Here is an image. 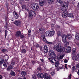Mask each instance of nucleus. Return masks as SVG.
Returning <instances> with one entry per match:
<instances>
[{"label": "nucleus", "mask_w": 79, "mask_h": 79, "mask_svg": "<svg viewBox=\"0 0 79 79\" xmlns=\"http://www.w3.org/2000/svg\"><path fill=\"white\" fill-rule=\"evenodd\" d=\"M44 53H48V49H44Z\"/></svg>", "instance_id": "obj_38"}, {"label": "nucleus", "mask_w": 79, "mask_h": 79, "mask_svg": "<svg viewBox=\"0 0 79 79\" xmlns=\"http://www.w3.org/2000/svg\"><path fill=\"white\" fill-rule=\"evenodd\" d=\"M67 65H68V64H65V66H67Z\"/></svg>", "instance_id": "obj_63"}, {"label": "nucleus", "mask_w": 79, "mask_h": 79, "mask_svg": "<svg viewBox=\"0 0 79 79\" xmlns=\"http://www.w3.org/2000/svg\"><path fill=\"white\" fill-rule=\"evenodd\" d=\"M49 56L50 58H49L50 61V62L52 63H55L56 62V54L54 52V51L53 50H50L49 52Z\"/></svg>", "instance_id": "obj_1"}, {"label": "nucleus", "mask_w": 79, "mask_h": 79, "mask_svg": "<svg viewBox=\"0 0 79 79\" xmlns=\"http://www.w3.org/2000/svg\"><path fill=\"white\" fill-rule=\"evenodd\" d=\"M73 13H70L67 14V17L69 18H73Z\"/></svg>", "instance_id": "obj_18"}, {"label": "nucleus", "mask_w": 79, "mask_h": 79, "mask_svg": "<svg viewBox=\"0 0 79 79\" xmlns=\"http://www.w3.org/2000/svg\"><path fill=\"white\" fill-rule=\"evenodd\" d=\"M62 6V8L61 10L64 11L62 15V17L63 18H66L67 16L68 17V11L66 10L68 8V6L65 5H63Z\"/></svg>", "instance_id": "obj_4"}, {"label": "nucleus", "mask_w": 79, "mask_h": 79, "mask_svg": "<svg viewBox=\"0 0 79 79\" xmlns=\"http://www.w3.org/2000/svg\"><path fill=\"white\" fill-rule=\"evenodd\" d=\"M14 16L15 19H18L19 18V15L17 13L15 12V13L14 14Z\"/></svg>", "instance_id": "obj_10"}, {"label": "nucleus", "mask_w": 79, "mask_h": 79, "mask_svg": "<svg viewBox=\"0 0 79 79\" xmlns=\"http://www.w3.org/2000/svg\"><path fill=\"white\" fill-rule=\"evenodd\" d=\"M63 66H62V67H61L60 69H63Z\"/></svg>", "instance_id": "obj_60"}, {"label": "nucleus", "mask_w": 79, "mask_h": 79, "mask_svg": "<svg viewBox=\"0 0 79 79\" xmlns=\"http://www.w3.org/2000/svg\"><path fill=\"white\" fill-rule=\"evenodd\" d=\"M56 41H55L54 42H49L48 41H46V43L47 44H48L49 45H55V42Z\"/></svg>", "instance_id": "obj_13"}, {"label": "nucleus", "mask_w": 79, "mask_h": 79, "mask_svg": "<svg viewBox=\"0 0 79 79\" xmlns=\"http://www.w3.org/2000/svg\"><path fill=\"white\" fill-rule=\"evenodd\" d=\"M10 63L12 66H14L15 64V62L13 61H10Z\"/></svg>", "instance_id": "obj_29"}, {"label": "nucleus", "mask_w": 79, "mask_h": 79, "mask_svg": "<svg viewBox=\"0 0 79 79\" xmlns=\"http://www.w3.org/2000/svg\"><path fill=\"white\" fill-rule=\"evenodd\" d=\"M62 41L64 43H66L68 40V37L66 35H63L62 37Z\"/></svg>", "instance_id": "obj_7"}, {"label": "nucleus", "mask_w": 79, "mask_h": 79, "mask_svg": "<svg viewBox=\"0 0 79 79\" xmlns=\"http://www.w3.org/2000/svg\"><path fill=\"white\" fill-rule=\"evenodd\" d=\"M63 58V56L60 55H59L57 56V58L58 60H61V59H62Z\"/></svg>", "instance_id": "obj_24"}, {"label": "nucleus", "mask_w": 79, "mask_h": 79, "mask_svg": "<svg viewBox=\"0 0 79 79\" xmlns=\"http://www.w3.org/2000/svg\"><path fill=\"white\" fill-rule=\"evenodd\" d=\"M75 38L77 40H79V34L77 33L75 35Z\"/></svg>", "instance_id": "obj_22"}, {"label": "nucleus", "mask_w": 79, "mask_h": 79, "mask_svg": "<svg viewBox=\"0 0 79 79\" xmlns=\"http://www.w3.org/2000/svg\"><path fill=\"white\" fill-rule=\"evenodd\" d=\"M22 9H23V10H26V5H22Z\"/></svg>", "instance_id": "obj_30"}, {"label": "nucleus", "mask_w": 79, "mask_h": 79, "mask_svg": "<svg viewBox=\"0 0 79 79\" xmlns=\"http://www.w3.org/2000/svg\"><path fill=\"white\" fill-rule=\"evenodd\" d=\"M53 31H50L49 32L50 37H52V36H53L55 35V31L53 30Z\"/></svg>", "instance_id": "obj_11"}, {"label": "nucleus", "mask_w": 79, "mask_h": 79, "mask_svg": "<svg viewBox=\"0 0 79 79\" xmlns=\"http://www.w3.org/2000/svg\"><path fill=\"white\" fill-rule=\"evenodd\" d=\"M40 50L41 51H42V47H40Z\"/></svg>", "instance_id": "obj_54"}, {"label": "nucleus", "mask_w": 79, "mask_h": 79, "mask_svg": "<svg viewBox=\"0 0 79 79\" xmlns=\"http://www.w3.org/2000/svg\"><path fill=\"white\" fill-rule=\"evenodd\" d=\"M38 70H39V71H40V68H38Z\"/></svg>", "instance_id": "obj_59"}, {"label": "nucleus", "mask_w": 79, "mask_h": 79, "mask_svg": "<svg viewBox=\"0 0 79 79\" xmlns=\"http://www.w3.org/2000/svg\"><path fill=\"white\" fill-rule=\"evenodd\" d=\"M18 79H22V78H21V77H19Z\"/></svg>", "instance_id": "obj_64"}, {"label": "nucleus", "mask_w": 79, "mask_h": 79, "mask_svg": "<svg viewBox=\"0 0 79 79\" xmlns=\"http://www.w3.org/2000/svg\"><path fill=\"white\" fill-rule=\"evenodd\" d=\"M27 52V51H26V50L24 49H23L22 50H21V52L22 53H24L25 54V53H26Z\"/></svg>", "instance_id": "obj_19"}, {"label": "nucleus", "mask_w": 79, "mask_h": 79, "mask_svg": "<svg viewBox=\"0 0 79 79\" xmlns=\"http://www.w3.org/2000/svg\"><path fill=\"white\" fill-rule=\"evenodd\" d=\"M32 78H33L34 79H36V76L35 75H33Z\"/></svg>", "instance_id": "obj_45"}, {"label": "nucleus", "mask_w": 79, "mask_h": 79, "mask_svg": "<svg viewBox=\"0 0 79 79\" xmlns=\"http://www.w3.org/2000/svg\"><path fill=\"white\" fill-rule=\"evenodd\" d=\"M4 62V59H2L0 61V65L2 64H3V63Z\"/></svg>", "instance_id": "obj_32"}, {"label": "nucleus", "mask_w": 79, "mask_h": 79, "mask_svg": "<svg viewBox=\"0 0 79 79\" xmlns=\"http://www.w3.org/2000/svg\"><path fill=\"white\" fill-rule=\"evenodd\" d=\"M39 31L40 34H43L45 32V30L43 28H40L39 29Z\"/></svg>", "instance_id": "obj_15"}, {"label": "nucleus", "mask_w": 79, "mask_h": 79, "mask_svg": "<svg viewBox=\"0 0 79 79\" xmlns=\"http://www.w3.org/2000/svg\"><path fill=\"white\" fill-rule=\"evenodd\" d=\"M9 58V57L7 56V60H6L7 61V60H8Z\"/></svg>", "instance_id": "obj_62"}, {"label": "nucleus", "mask_w": 79, "mask_h": 79, "mask_svg": "<svg viewBox=\"0 0 79 79\" xmlns=\"http://www.w3.org/2000/svg\"><path fill=\"white\" fill-rule=\"evenodd\" d=\"M1 51L2 52H7V50L6 49H2L1 50Z\"/></svg>", "instance_id": "obj_28"}, {"label": "nucleus", "mask_w": 79, "mask_h": 79, "mask_svg": "<svg viewBox=\"0 0 79 79\" xmlns=\"http://www.w3.org/2000/svg\"><path fill=\"white\" fill-rule=\"evenodd\" d=\"M76 71H77V69H78V68H79V63L78 64H77L76 65Z\"/></svg>", "instance_id": "obj_40"}, {"label": "nucleus", "mask_w": 79, "mask_h": 79, "mask_svg": "<svg viewBox=\"0 0 79 79\" xmlns=\"http://www.w3.org/2000/svg\"><path fill=\"white\" fill-rule=\"evenodd\" d=\"M10 74L12 76H15L16 74L15 72L13 71V70H11L10 71Z\"/></svg>", "instance_id": "obj_14"}, {"label": "nucleus", "mask_w": 79, "mask_h": 79, "mask_svg": "<svg viewBox=\"0 0 79 79\" xmlns=\"http://www.w3.org/2000/svg\"><path fill=\"white\" fill-rule=\"evenodd\" d=\"M54 24H53V23H52L51 24V27H54Z\"/></svg>", "instance_id": "obj_51"}, {"label": "nucleus", "mask_w": 79, "mask_h": 79, "mask_svg": "<svg viewBox=\"0 0 79 79\" xmlns=\"http://www.w3.org/2000/svg\"><path fill=\"white\" fill-rule=\"evenodd\" d=\"M53 1H54V0H47L49 4H52V3H53Z\"/></svg>", "instance_id": "obj_25"}, {"label": "nucleus", "mask_w": 79, "mask_h": 79, "mask_svg": "<svg viewBox=\"0 0 79 79\" xmlns=\"http://www.w3.org/2000/svg\"><path fill=\"white\" fill-rule=\"evenodd\" d=\"M44 50H48V47L47 45H45L44 47Z\"/></svg>", "instance_id": "obj_35"}, {"label": "nucleus", "mask_w": 79, "mask_h": 79, "mask_svg": "<svg viewBox=\"0 0 79 79\" xmlns=\"http://www.w3.org/2000/svg\"><path fill=\"white\" fill-rule=\"evenodd\" d=\"M76 52V48H74L73 49L72 52V55H73L75 54V53Z\"/></svg>", "instance_id": "obj_23"}, {"label": "nucleus", "mask_w": 79, "mask_h": 79, "mask_svg": "<svg viewBox=\"0 0 79 79\" xmlns=\"http://www.w3.org/2000/svg\"><path fill=\"white\" fill-rule=\"evenodd\" d=\"M56 27L57 28H60V27L59 25H56Z\"/></svg>", "instance_id": "obj_53"}, {"label": "nucleus", "mask_w": 79, "mask_h": 79, "mask_svg": "<svg viewBox=\"0 0 79 79\" xmlns=\"http://www.w3.org/2000/svg\"><path fill=\"white\" fill-rule=\"evenodd\" d=\"M40 60L42 63H44V59H40Z\"/></svg>", "instance_id": "obj_52"}, {"label": "nucleus", "mask_w": 79, "mask_h": 79, "mask_svg": "<svg viewBox=\"0 0 79 79\" xmlns=\"http://www.w3.org/2000/svg\"><path fill=\"white\" fill-rule=\"evenodd\" d=\"M36 15L35 12L34 11L31 10L29 12V15L28 16V18L29 19H32V18H34L35 17Z\"/></svg>", "instance_id": "obj_5"}, {"label": "nucleus", "mask_w": 79, "mask_h": 79, "mask_svg": "<svg viewBox=\"0 0 79 79\" xmlns=\"http://www.w3.org/2000/svg\"><path fill=\"white\" fill-rule=\"evenodd\" d=\"M20 37L21 38V39H23L24 37V36L22 34H21L20 35Z\"/></svg>", "instance_id": "obj_43"}, {"label": "nucleus", "mask_w": 79, "mask_h": 79, "mask_svg": "<svg viewBox=\"0 0 79 79\" xmlns=\"http://www.w3.org/2000/svg\"><path fill=\"white\" fill-rule=\"evenodd\" d=\"M53 49L56 50L58 52H64L65 51V48L62 47L61 44H57L54 46Z\"/></svg>", "instance_id": "obj_2"}, {"label": "nucleus", "mask_w": 79, "mask_h": 79, "mask_svg": "<svg viewBox=\"0 0 79 79\" xmlns=\"http://www.w3.org/2000/svg\"><path fill=\"white\" fill-rule=\"evenodd\" d=\"M39 3L40 5V6H44V4H45V3L44 2V1H42L40 2Z\"/></svg>", "instance_id": "obj_27"}, {"label": "nucleus", "mask_w": 79, "mask_h": 79, "mask_svg": "<svg viewBox=\"0 0 79 79\" xmlns=\"http://www.w3.org/2000/svg\"><path fill=\"white\" fill-rule=\"evenodd\" d=\"M63 34V32L62 31H58L57 33V35L59 36H61V35Z\"/></svg>", "instance_id": "obj_26"}, {"label": "nucleus", "mask_w": 79, "mask_h": 79, "mask_svg": "<svg viewBox=\"0 0 79 79\" xmlns=\"http://www.w3.org/2000/svg\"><path fill=\"white\" fill-rule=\"evenodd\" d=\"M45 35L46 37H50V32H49V31H46L45 33Z\"/></svg>", "instance_id": "obj_17"}, {"label": "nucleus", "mask_w": 79, "mask_h": 79, "mask_svg": "<svg viewBox=\"0 0 79 79\" xmlns=\"http://www.w3.org/2000/svg\"><path fill=\"white\" fill-rule=\"evenodd\" d=\"M67 49V50H70V51H71V47L70 46H68Z\"/></svg>", "instance_id": "obj_36"}, {"label": "nucleus", "mask_w": 79, "mask_h": 79, "mask_svg": "<svg viewBox=\"0 0 79 79\" xmlns=\"http://www.w3.org/2000/svg\"><path fill=\"white\" fill-rule=\"evenodd\" d=\"M64 63H68V60L65 59L64 60Z\"/></svg>", "instance_id": "obj_49"}, {"label": "nucleus", "mask_w": 79, "mask_h": 79, "mask_svg": "<svg viewBox=\"0 0 79 79\" xmlns=\"http://www.w3.org/2000/svg\"><path fill=\"white\" fill-rule=\"evenodd\" d=\"M42 37H43V40H44V41H46V39L45 38V37L44 35H42Z\"/></svg>", "instance_id": "obj_44"}, {"label": "nucleus", "mask_w": 79, "mask_h": 79, "mask_svg": "<svg viewBox=\"0 0 79 79\" xmlns=\"http://www.w3.org/2000/svg\"><path fill=\"white\" fill-rule=\"evenodd\" d=\"M35 46L37 47V48H38V47H39V45L38 44H37Z\"/></svg>", "instance_id": "obj_50"}, {"label": "nucleus", "mask_w": 79, "mask_h": 79, "mask_svg": "<svg viewBox=\"0 0 79 79\" xmlns=\"http://www.w3.org/2000/svg\"><path fill=\"white\" fill-rule=\"evenodd\" d=\"M32 63L34 64L35 63V61H33L32 62Z\"/></svg>", "instance_id": "obj_57"}, {"label": "nucleus", "mask_w": 79, "mask_h": 79, "mask_svg": "<svg viewBox=\"0 0 79 79\" xmlns=\"http://www.w3.org/2000/svg\"><path fill=\"white\" fill-rule=\"evenodd\" d=\"M6 9L8 10V6H9V4H8V3H7L6 4Z\"/></svg>", "instance_id": "obj_42"}, {"label": "nucleus", "mask_w": 79, "mask_h": 79, "mask_svg": "<svg viewBox=\"0 0 79 79\" xmlns=\"http://www.w3.org/2000/svg\"><path fill=\"white\" fill-rule=\"evenodd\" d=\"M7 60H6V59H5L4 64H3L5 68H6L7 67V65L8 64V62H7Z\"/></svg>", "instance_id": "obj_12"}, {"label": "nucleus", "mask_w": 79, "mask_h": 79, "mask_svg": "<svg viewBox=\"0 0 79 79\" xmlns=\"http://www.w3.org/2000/svg\"><path fill=\"white\" fill-rule=\"evenodd\" d=\"M26 71H23L21 72V74L23 77H24L26 76Z\"/></svg>", "instance_id": "obj_20"}, {"label": "nucleus", "mask_w": 79, "mask_h": 79, "mask_svg": "<svg viewBox=\"0 0 79 79\" xmlns=\"http://www.w3.org/2000/svg\"><path fill=\"white\" fill-rule=\"evenodd\" d=\"M77 73L79 75V69L78 70V72H77Z\"/></svg>", "instance_id": "obj_56"}, {"label": "nucleus", "mask_w": 79, "mask_h": 79, "mask_svg": "<svg viewBox=\"0 0 79 79\" xmlns=\"http://www.w3.org/2000/svg\"><path fill=\"white\" fill-rule=\"evenodd\" d=\"M65 68H66L67 69H68V67H67V66H65Z\"/></svg>", "instance_id": "obj_58"}, {"label": "nucleus", "mask_w": 79, "mask_h": 79, "mask_svg": "<svg viewBox=\"0 0 79 79\" xmlns=\"http://www.w3.org/2000/svg\"><path fill=\"white\" fill-rule=\"evenodd\" d=\"M55 74V73L54 71H53L51 73V75H52V76H53V75H54Z\"/></svg>", "instance_id": "obj_41"}, {"label": "nucleus", "mask_w": 79, "mask_h": 79, "mask_svg": "<svg viewBox=\"0 0 79 79\" xmlns=\"http://www.w3.org/2000/svg\"><path fill=\"white\" fill-rule=\"evenodd\" d=\"M5 39H6V37L7 35V33L6 32V31H5Z\"/></svg>", "instance_id": "obj_47"}, {"label": "nucleus", "mask_w": 79, "mask_h": 79, "mask_svg": "<svg viewBox=\"0 0 79 79\" xmlns=\"http://www.w3.org/2000/svg\"><path fill=\"white\" fill-rule=\"evenodd\" d=\"M14 24L16 25V26H20L21 23V21L19 20H15L14 22Z\"/></svg>", "instance_id": "obj_8"}, {"label": "nucleus", "mask_w": 79, "mask_h": 79, "mask_svg": "<svg viewBox=\"0 0 79 79\" xmlns=\"http://www.w3.org/2000/svg\"><path fill=\"white\" fill-rule=\"evenodd\" d=\"M21 34V31H18L16 32L15 34V36H16V37H19Z\"/></svg>", "instance_id": "obj_9"}, {"label": "nucleus", "mask_w": 79, "mask_h": 79, "mask_svg": "<svg viewBox=\"0 0 79 79\" xmlns=\"http://www.w3.org/2000/svg\"><path fill=\"white\" fill-rule=\"evenodd\" d=\"M58 64H59V62L58 61L56 62L55 63V65L56 67H58Z\"/></svg>", "instance_id": "obj_37"}, {"label": "nucleus", "mask_w": 79, "mask_h": 79, "mask_svg": "<svg viewBox=\"0 0 79 79\" xmlns=\"http://www.w3.org/2000/svg\"><path fill=\"white\" fill-rule=\"evenodd\" d=\"M77 45H78V46H79V43H77Z\"/></svg>", "instance_id": "obj_61"}, {"label": "nucleus", "mask_w": 79, "mask_h": 79, "mask_svg": "<svg viewBox=\"0 0 79 79\" xmlns=\"http://www.w3.org/2000/svg\"><path fill=\"white\" fill-rule=\"evenodd\" d=\"M31 7L33 10L36 11L39 9V5L36 3H34L32 5Z\"/></svg>", "instance_id": "obj_6"}, {"label": "nucleus", "mask_w": 79, "mask_h": 79, "mask_svg": "<svg viewBox=\"0 0 79 79\" xmlns=\"http://www.w3.org/2000/svg\"><path fill=\"white\" fill-rule=\"evenodd\" d=\"M72 37V36H71V34H69L67 35V38L69 40H71V38Z\"/></svg>", "instance_id": "obj_21"}, {"label": "nucleus", "mask_w": 79, "mask_h": 79, "mask_svg": "<svg viewBox=\"0 0 79 79\" xmlns=\"http://www.w3.org/2000/svg\"><path fill=\"white\" fill-rule=\"evenodd\" d=\"M71 74H70V75L68 77V79H71Z\"/></svg>", "instance_id": "obj_48"}, {"label": "nucleus", "mask_w": 79, "mask_h": 79, "mask_svg": "<svg viewBox=\"0 0 79 79\" xmlns=\"http://www.w3.org/2000/svg\"><path fill=\"white\" fill-rule=\"evenodd\" d=\"M72 71L73 73H74V70L75 69V66H73V67L72 68Z\"/></svg>", "instance_id": "obj_34"}, {"label": "nucleus", "mask_w": 79, "mask_h": 79, "mask_svg": "<svg viewBox=\"0 0 79 79\" xmlns=\"http://www.w3.org/2000/svg\"><path fill=\"white\" fill-rule=\"evenodd\" d=\"M31 30H28V37H30V35H31Z\"/></svg>", "instance_id": "obj_33"}, {"label": "nucleus", "mask_w": 79, "mask_h": 79, "mask_svg": "<svg viewBox=\"0 0 79 79\" xmlns=\"http://www.w3.org/2000/svg\"><path fill=\"white\" fill-rule=\"evenodd\" d=\"M37 76L39 78H41L42 79H52V77L48 75L47 73H45L44 74L41 73L37 74Z\"/></svg>", "instance_id": "obj_3"}, {"label": "nucleus", "mask_w": 79, "mask_h": 79, "mask_svg": "<svg viewBox=\"0 0 79 79\" xmlns=\"http://www.w3.org/2000/svg\"><path fill=\"white\" fill-rule=\"evenodd\" d=\"M12 69H13V66L12 65H10L7 69V71L8 72L10 71V70Z\"/></svg>", "instance_id": "obj_16"}, {"label": "nucleus", "mask_w": 79, "mask_h": 79, "mask_svg": "<svg viewBox=\"0 0 79 79\" xmlns=\"http://www.w3.org/2000/svg\"><path fill=\"white\" fill-rule=\"evenodd\" d=\"M0 79H2V76L0 75Z\"/></svg>", "instance_id": "obj_55"}, {"label": "nucleus", "mask_w": 79, "mask_h": 79, "mask_svg": "<svg viewBox=\"0 0 79 79\" xmlns=\"http://www.w3.org/2000/svg\"><path fill=\"white\" fill-rule=\"evenodd\" d=\"M64 0H57V2L58 3H60V4L62 3L63 2Z\"/></svg>", "instance_id": "obj_31"}, {"label": "nucleus", "mask_w": 79, "mask_h": 79, "mask_svg": "<svg viewBox=\"0 0 79 79\" xmlns=\"http://www.w3.org/2000/svg\"><path fill=\"white\" fill-rule=\"evenodd\" d=\"M65 52L66 53H70V52H71V51L68 50V49H67L65 51Z\"/></svg>", "instance_id": "obj_39"}, {"label": "nucleus", "mask_w": 79, "mask_h": 79, "mask_svg": "<svg viewBox=\"0 0 79 79\" xmlns=\"http://www.w3.org/2000/svg\"><path fill=\"white\" fill-rule=\"evenodd\" d=\"M66 43L65 44V45H66V46H67V45H69V42L66 41Z\"/></svg>", "instance_id": "obj_46"}]
</instances>
